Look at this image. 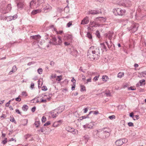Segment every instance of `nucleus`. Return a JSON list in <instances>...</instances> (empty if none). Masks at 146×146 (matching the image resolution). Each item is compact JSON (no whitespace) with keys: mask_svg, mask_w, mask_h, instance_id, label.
<instances>
[{"mask_svg":"<svg viewBox=\"0 0 146 146\" xmlns=\"http://www.w3.org/2000/svg\"><path fill=\"white\" fill-rule=\"evenodd\" d=\"M42 90L45 91L47 90V88L46 87L43 86L42 87Z\"/></svg>","mask_w":146,"mask_h":146,"instance_id":"obj_64","label":"nucleus"},{"mask_svg":"<svg viewBox=\"0 0 146 146\" xmlns=\"http://www.w3.org/2000/svg\"><path fill=\"white\" fill-rule=\"evenodd\" d=\"M65 129L67 131L72 133L73 134L76 133V132L77 131V130L74 129L71 127L69 126H67L66 127Z\"/></svg>","mask_w":146,"mask_h":146,"instance_id":"obj_10","label":"nucleus"},{"mask_svg":"<svg viewBox=\"0 0 146 146\" xmlns=\"http://www.w3.org/2000/svg\"><path fill=\"white\" fill-rule=\"evenodd\" d=\"M119 4L124 7H128L131 5V3L128 0H121Z\"/></svg>","mask_w":146,"mask_h":146,"instance_id":"obj_5","label":"nucleus"},{"mask_svg":"<svg viewBox=\"0 0 146 146\" xmlns=\"http://www.w3.org/2000/svg\"><path fill=\"white\" fill-rule=\"evenodd\" d=\"M100 13V12L99 11L93 10L89 11L88 13L89 14H97Z\"/></svg>","mask_w":146,"mask_h":146,"instance_id":"obj_14","label":"nucleus"},{"mask_svg":"<svg viewBox=\"0 0 146 146\" xmlns=\"http://www.w3.org/2000/svg\"><path fill=\"white\" fill-rule=\"evenodd\" d=\"M52 42L50 41L49 43H52L54 45H61L62 44L61 38L60 36H58L57 38H56L55 36L52 37Z\"/></svg>","mask_w":146,"mask_h":146,"instance_id":"obj_2","label":"nucleus"},{"mask_svg":"<svg viewBox=\"0 0 146 146\" xmlns=\"http://www.w3.org/2000/svg\"><path fill=\"white\" fill-rule=\"evenodd\" d=\"M44 0H37L38 3V4H39L40 5L42 3L44 2Z\"/></svg>","mask_w":146,"mask_h":146,"instance_id":"obj_51","label":"nucleus"},{"mask_svg":"<svg viewBox=\"0 0 146 146\" xmlns=\"http://www.w3.org/2000/svg\"><path fill=\"white\" fill-rule=\"evenodd\" d=\"M129 116L130 117H132L133 120H136V119L134 117V113L133 112L129 113Z\"/></svg>","mask_w":146,"mask_h":146,"instance_id":"obj_36","label":"nucleus"},{"mask_svg":"<svg viewBox=\"0 0 146 146\" xmlns=\"http://www.w3.org/2000/svg\"><path fill=\"white\" fill-rule=\"evenodd\" d=\"M15 2L17 4L18 3H24L23 0H16Z\"/></svg>","mask_w":146,"mask_h":146,"instance_id":"obj_55","label":"nucleus"},{"mask_svg":"<svg viewBox=\"0 0 146 146\" xmlns=\"http://www.w3.org/2000/svg\"><path fill=\"white\" fill-rule=\"evenodd\" d=\"M57 78H58L56 79V80L58 82H60L62 79V76H57Z\"/></svg>","mask_w":146,"mask_h":146,"instance_id":"obj_50","label":"nucleus"},{"mask_svg":"<svg viewBox=\"0 0 146 146\" xmlns=\"http://www.w3.org/2000/svg\"><path fill=\"white\" fill-rule=\"evenodd\" d=\"M31 135L29 134H27V135H25V137L26 140L29 137H30L31 136Z\"/></svg>","mask_w":146,"mask_h":146,"instance_id":"obj_52","label":"nucleus"},{"mask_svg":"<svg viewBox=\"0 0 146 146\" xmlns=\"http://www.w3.org/2000/svg\"><path fill=\"white\" fill-rule=\"evenodd\" d=\"M59 114L57 109L53 110L51 112V114L53 118L56 117Z\"/></svg>","mask_w":146,"mask_h":146,"instance_id":"obj_11","label":"nucleus"},{"mask_svg":"<svg viewBox=\"0 0 146 146\" xmlns=\"http://www.w3.org/2000/svg\"><path fill=\"white\" fill-rule=\"evenodd\" d=\"M15 100L16 101H18V102L20 101L21 100V99L20 98V96H19L18 97H17V98H16L15 99Z\"/></svg>","mask_w":146,"mask_h":146,"instance_id":"obj_54","label":"nucleus"},{"mask_svg":"<svg viewBox=\"0 0 146 146\" xmlns=\"http://www.w3.org/2000/svg\"><path fill=\"white\" fill-rule=\"evenodd\" d=\"M96 34L97 37H98L99 38H100V33L98 31H96Z\"/></svg>","mask_w":146,"mask_h":146,"instance_id":"obj_41","label":"nucleus"},{"mask_svg":"<svg viewBox=\"0 0 146 146\" xmlns=\"http://www.w3.org/2000/svg\"><path fill=\"white\" fill-rule=\"evenodd\" d=\"M66 37L67 38V39L68 40H72V36L71 35H66Z\"/></svg>","mask_w":146,"mask_h":146,"instance_id":"obj_29","label":"nucleus"},{"mask_svg":"<svg viewBox=\"0 0 146 146\" xmlns=\"http://www.w3.org/2000/svg\"><path fill=\"white\" fill-rule=\"evenodd\" d=\"M24 4L23 3H18L17 4V6L18 8L19 9H22L23 8V5Z\"/></svg>","mask_w":146,"mask_h":146,"instance_id":"obj_22","label":"nucleus"},{"mask_svg":"<svg viewBox=\"0 0 146 146\" xmlns=\"http://www.w3.org/2000/svg\"><path fill=\"white\" fill-rule=\"evenodd\" d=\"M128 125L129 127H132L134 126L133 123L131 122H129L128 123Z\"/></svg>","mask_w":146,"mask_h":146,"instance_id":"obj_56","label":"nucleus"},{"mask_svg":"<svg viewBox=\"0 0 146 146\" xmlns=\"http://www.w3.org/2000/svg\"><path fill=\"white\" fill-rule=\"evenodd\" d=\"M37 1V0H32L30 3V7L31 8H35L38 7L40 5L38 4V3L37 5L36 4V2Z\"/></svg>","mask_w":146,"mask_h":146,"instance_id":"obj_9","label":"nucleus"},{"mask_svg":"<svg viewBox=\"0 0 146 146\" xmlns=\"http://www.w3.org/2000/svg\"><path fill=\"white\" fill-rule=\"evenodd\" d=\"M42 6L43 9L42 11L43 12L47 13L50 11L51 9V7L48 4H46Z\"/></svg>","mask_w":146,"mask_h":146,"instance_id":"obj_7","label":"nucleus"},{"mask_svg":"<svg viewBox=\"0 0 146 146\" xmlns=\"http://www.w3.org/2000/svg\"><path fill=\"white\" fill-rule=\"evenodd\" d=\"M89 137L88 135H85L83 137L84 139H85V143H86L88 140L89 139Z\"/></svg>","mask_w":146,"mask_h":146,"instance_id":"obj_31","label":"nucleus"},{"mask_svg":"<svg viewBox=\"0 0 146 146\" xmlns=\"http://www.w3.org/2000/svg\"><path fill=\"white\" fill-rule=\"evenodd\" d=\"M94 125V124L93 122H90L89 124H86L85 125H84L83 127L84 128L92 129Z\"/></svg>","mask_w":146,"mask_h":146,"instance_id":"obj_13","label":"nucleus"},{"mask_svg":"<svg viewBox=\"0 0 146 146\" xmlns=\"http://www.w3.org/2000/svg\"><path fill=\"white\" fill-rule=\"evenodd\" d=\"M115 116L114 115H112L109 117L108 118L110 119H113L115 118Z\"/></svg>","mask_w":146,"mask_h":146,"instance_id":"obj_53","label":"nucleus"},{"mask_svg":"<svg viewBox=\"0 0 146 146\" xmlns=\"http://www.w3.org/2000/svg\"><path fill=\"white\" fill-rule=\"evenodd\" d=\"M135 90V88L133 87H128V90Z\"/></svg>","mask_w":146,"mask_h":146,"instance_id":"obj_44","label":"nucleus"},{"mask_svg":"<svg viewBox=\"0 0 146 146\" xmlns=\"http://www.w3.org/2000/svg\"><path fill=\"white\" fill-rule=\"evenodd\" d=\"M100 47V48H102V53L104 52V49L106 51H107V47L106 46H105L104 44L103 43H101L100 44V46H99Z\"/></svg>","mask_w":146,"mask_h":146,"instance_id":"obj_19","label":"nucleus"},{"mask_svg":"<svg viewBox=\"0 0 146 146\" xmlns=\"http://www.w3.org/2000/svg\"><path fill=\"white\" fill-rule=\"evenodd\" d=\"M102 131H104L105 132H111L110 129L108 127L103 128L102 130Z\"/></svg>","mask_w":146,"mask_h":146,"instance_id":"obj_21","label":"nucleus"},{"mask_svg":"<svg viewBox=\"0 0 146 146\" xmlns=\"http://www.w3.org/2000/svg\"><path fill=\"white\" fill-rule=\"evenodd\" d=\"M10 121L14 122L15 123H16V122L15 121V119H14V118L13 117H10Z\"/></svg>","mask_w":146,"mask_h":146,"instance_id":"obj_45","label":"nucleus"},{"mask_svg":"<svg viewBox=\"0 0 146 146\" xmlns=\"http://www.w3.org/2000/svg\"><path fill=\"white\" fill-rule=\"evenodd\" d=\"M140 85H144L145 84V80H142L139 81V83Z\"/></svg>","mask_w":146,"mask_h":146,"instance_id":"obj_37","label":"nucleus"},{"mask_svg":"<svg viewBox=\"0 0 146 146\" xmlns=\"http://www.w3.org/2000/svg\"><path fill=\"white\" fill-rule=\"evenodd\" d=\"M38 73L39 74H41L42 73V69L41 68H39L37 70Z\"/></svg>","mask_w":146,"mask_h":146,"instance_id":"obj_39","label":"nucleus"},{"mask_svg":"<svg viewBox=\"0 0 146 146\" xmlns=\"http://www.w3.org/2000/svg\"><path fill=\"white\" fill-rule=\"evenodd\" d=\"M80 88H81V90L84 91H86V88L85 86L83 85H81L80 86Z\"/></svg>","mask_w":146,"mask_h":146,"instance_id":"obj_43","label":"nucleus"},{"mask_svg":"<svg viewBox=\"0 0 146 146\" xmlns=\"http://www.w3.org/2000/svg\"><path fill=\"white\" fill-rule=\"evenodd\" d=\"M16 112L17 113L20 114V115H21V113L20 112L19 110L18 109H16L15 110Z\"/></svg>","mask_w":146,"mask_h":146,"instance_id":"obj_57","label":"nucleus"},{"mask_svg":"<svg viewBox=\"0 0 146 146\" xmlns=\"http://www.w3.org/2000/svg\"><path fill=\"white\" fill-rule=\"evenodd\" d=\"M11 6L10 4H8L6 7L2 8L1 9L3 11L2 13H8L11 10Z\"/></svg>","mask_w":146,"mask_h":146,"instance_id":"obj_6","label":"nucleus"},{"mask_svg":"<svg viewBox=\"0 0 146 146\" xmlns=\"http://www.w3.org/2000/svg\"><path fill=\"white\" fill-rule=\"evenodd\" d=\"M42 11L40 9L34 10L31 12V14L32 15H35L38 13Z\"/></svg>","mask_w":146,"mask_h":146,"instance_id":"obj_18","label":"nucleus"},{"mask_svg":"<svg viewBox=\"0 0 146 146\" xmlns=\"http://www.w3.org/2000/svg\"><path fill=\"white\" fill-rule=\"evenodd\" d=\"M139 25L138 23H133L131 25L130 27L127 28L128 30L129 31H131V32H134L138 30Z\"/></svg>","mask_w":146,"mask_h":146,"instance_id":"obj_4","label":"nucleus"},{"mask_svg":"<svg viewBox=\"0 0 146 146\" xmlns=\"http://www.w3.org/2000/svg\"><path fill=\"white\" fill-rule=\"evenodd\" d=\"M23 122L25 123V124H23L24 125H27L28 123V120L27 119H24L23 120Z\"/></svg>","mask_w":146,"mask_h":146,"instance_id":"obj_58","label":"nucleus"},{"mask_svg":"<svg viewBox=\"0 0 146 146\" xmlns=\"http://www.w3.org/2000/svg\"><path fill=\"white\" fill-rule=\"evenodd\" d=\"M7 142V138H5V139L3 140L1 143H3V145H5Z\"/></svg>","mask_w":146,"mask_h":146,"instance_id":"obj_49","label":"nucleus"},{"mask_svg":"<svg viewBox=\"0 0 146 146\" xmlns=\"http://www.w3.org/2000/svg\"><path fill=\"white\" fill-rule=\"evenodd\" d=\"M21 95L24 97H26L27 96V94L26 92H22Z\"/></svg>","mask_w":146,"mask_h":146,"instance_id":"obj_46","label":"nucleus"},{"mask_svg":"<svg viewBox=\"0 0 146 146\" xmlns=\"http://www.w3.org/2000/svg\"><path fill=\"white\" fill-rule=\"evenodd\" d=\"M108 78V77L107 76H103L102 77V79L103 81H107V79Z\"/></svg>","mask_w":146,"mask_h":146,"instance_id":"obj_40","label":"nucleus"},{"mask_svg":"<svg viewBox=\"0 0 146 146\" xmlns=\"http://www.w3.org/2000/svg\"><path fill=\"white\" fill-rule=\"evenodd\" d=\"M125 10L120 8H115L113 10V12L115 15H123L125 13Z\"/></svg>","mask_w":146,"mask_h":146,"instance_id":"obj_3","label":"nucleus"},{"mask_svg":"<svg viewBox=\"0 0 146 146\" xmlns=\"http://www.w3.org/2000/svg\"><path fill=\"white\" fill-rule=\"evenodd\" d=\"M123 141L121 139L117 140L115 142V143L116 145L119 146H121L123 144Z\"/></svg>","mask_w":146,"mask_h":146,"instance_id":"obj_15","label":"nucleus"},{"mask_svg":"<svg viewBox=\"0 0 146 146\" xmlns=\"http://www.w3.org/2000/svg\"><path fill=\"white\" fill-rule=\"evenodd\" d=\"M89 21V18L86 16L84 18V19L82 20L81 24L82 25H85L87 24L88 23Z\"/></svg>","mask_w":146,"mask_h":146,"instance_id":"obj_12","label":"nucleus"},{"mask_svg":"<svg viewBox=\"0 0 146 146\" xmlns=\"http://www.w3.org/2000/svg\"><path fill=\"white\" fill-rule=\"evenodd\" d=\"M41 120L42 122L44 123L46 120V117H44V116H43L42 117Z\"/></svg>","mask_w":146,"mask_h":146,"instance_id":"obj_42","label":"nucleus"},{"mask_svg":"<svg viewBox=\"0 0 146 146\" xmlns=\"http://www.w3.org/2000/svg\"><path fill=\"white\" fill-rule=\"evenodd\" d=\"M12 69L14 70V72H15L16 71V70H17V67L16 66H15V65H14V66L12 68Z\"/></svg>","mask_w":146,"mask_h":146,"instance_id":"obj_59","label":"nucleus"},{"mask_svg":"<svg viewBox=\"0 0 146 146\" xmlns=\"http://www.w3.org/2000/svg\"><path fill=\"white\" fill-rule=\"evenodd\" d=\"M104 95H106V96H111V93L110 92L105 93Z\"/></svg>","mask_w":146,"mask_h":146,"instance_id":"obj_48","label":"nucleus"},{"mask_svg":"<svg viewBox=\"0 0 146 146\" xmlns=\"http://www.w3.org/2000/svg\"><path fill=\"white\" fill-rule=\"evenodd\" d=\"M78 53V51L75 49H74L72 51L71 54L73 55H74L75 56H77Z\"/></svg>","mask_w":146,"mask_h":146,"instance_id":"obj_23","label":"nucleus"},{"mask_svg":"<svg viewBox=\"0 0 146 146\" xmlns=\"http://www.w3.org/2000/svg\"><path fill=\"white\" fill-rule=\"evenodd\" d=\"M72 21H70L67 24V27H69L72 24Z\"/></svg>","mask_w":146,"mask_h":146,"instance_id":"obj_47","label":"nucleus"},{"mask_svg":"<svg viewBox=\"0 0 146 146\" xmlns=\"http://www.w3.org/2000/svg\"><path fill=\"white\" fill-rule=\"evenodd\" d=\"M35 63V62L32 61L30 62H29L27 65L28 66H30L32 64H34Z\"/></svg>","mask_w":146,"mask_h":146,"instance_id":"obj_63","label":"nucleus"},{"mask_svg":"<svg viewBox=\"0 0 146 146\" xmlns=\"http://www.w3.org/2000/svg\"><path fill=\"white\" fill-rule=\"evenodd\" d=\"M110 133L109 132H105L102 131L99 135L100 137L103 139H105L108 137L110 135Z\"/></svg>","mask_w":146,"mask_h":146,"instance_id":"obj_8","label":"nucleus"},{"mask_svg":"<svg viewBox=\"0 0 146 146\" xmlns=\"http://www.w3.org/2000/svg\"><path fill=\"white\" fill-rule=\"evenodd\" d=\"M60 125V124H58L56 121L55 122L53 125V126L54 127H56Z\"/></svg>","mask_w":146,"mask_h":146,"instance_id":"obj_34","label":"nucleus"},{"mask_svg":"<svg viewBox=\"0 0 146 146\" xmlns=\"http://www.w3.org/2000/svg\"><path fill=\"white\" fill-rule=\"evenodd\" d=\"M7 21H10L13 20L12 16H8L6 17Z\"/></svg>","mask_w":146,"mask_h":146,"instance_id":"obj_35","label":"nucleus"},{"mask_svg":"<svg viewBox=\"0 0 146 146\" xmlns=\"http://www.w3.org/2000/svg\"><path fill=\"white\" fill-rule=\"evenodd\" d=\"M97 20L99 19V20L102 22H104L105 21V19L103 17H97L96 19Z\"/></svg>","mask_w":146,"mask_h":146,"instance_id":"obj_28","label":"nucleus"},{"mask_svg":"<svg viewBox=\"0 0 146 146\" xmlns=\"http://www.w3.org/2000/svg\"><path fill=\"white\" fill-rule=\"evenodd\" d=\"M91 113H93L94 114L96 115H97V114H99V112L98 111H91L90 112L89 114V115H90V114H91Z\"/></svg>","mask_w":146,"mask_h":146,"instance_id":"obj_30","label":"nucleus"},{"mask_svg":"<svg viewBox=\"0 0 146 146\" xmlns=\"http://www.w3.org/2000/svg\"><path fill=\"white\" fill-rule=\"evenodd\" d=\"M65 109V107L64 106H60L56 109H57L58 111L59 114L61 113Z\"/></svg>","mask_w":146,"mask_h":146,"instance_id":"obj_16","label":"nucleus"},{"mask_svg":"<svg viewBox=\"0 0 146 146\" xmlns=\"http://www.w3.org/2000/svg\"><path fill=\"white\" fill-rule=\"evenodd\" d=\"M50 122L49 121H47L46 122V123H45V124H44V126H46L47 125H49L50 124Z\"/></svg>","mask_w":146,"mask_h":146,"instance_id":"obj_60","label":"nucleus"},{"mask_svg":"<svg viewBox=\"0 0 146 146\" xmlns=\"http://www.w3.org/2000/svg\"><path fill=\"white\" fill-rule=\"evenodd\" d=\"M38 97H35V98L31 100V102L33 103H36L37 102H39V101L38 99Z\"/></svg>","mask_w":146,"mask_h":146,"instance_id":"obj_24","label":"nucleus"},{"mask_svg":"<svg viewBox=\"0 0 146 146\" xmlns=\"http://www.w3.org/2000/svg\"><path fill=\"white\" fill-rule=\"evenodd\" d=\"M28 106L27 105H24L22 107V110L24 111H27L28 109Z\"/></svg>","mask_w":146,"mask_h":146,"instance_id":"obj_25","label":"nucleus"},{"mask_svg":"<svg viewBox=\"0 0 146 146\" xmlns=\"http://www.w3.org/2000/svg\"><path fill=\"white\" fill-rule=\"evenodd\" d=\"M96 25H97L96 23L94 21H90L89 27H88L89 29H92V28L95 27Z\"/></svg>","mask_w":146,"mask_h":146,"instance_id":"obj_17","label":"nucleus"},{"mask_svg":"<svg viewBox=\"0 0 146 146\" xmlns=\"http://www.w3.org/2000/svg\"><path fill=\"white\" fill-rule=\"evenodd\" d=\"M102 53V48L99 46L91 47L88 51V56L90 60H94L98 59Z\"/></svg>","mask_w":146,"mask_h":146,"instance_id":"obj_1","label":"nucleus"},{"mask_svg":"<svg viewBox=\"0 0 146 146\" xmlns=\"http://www.w3.org/2000/svg\"><path fill=\"white\" fill-rule=\"evenodd\" d=\"M99 75H98V76H95L93 78V80L94 81H96L98 80L99 77Z\"/></svg>","mask_w":146,"mask_h":146,"instance_id":"obj_62","label":"nucleus"},{"mask_svg":"<svg viewBox=\"0 0 146 146\" xmlns=\"http://www.w3.org/2000/svg\"><path fill=\"white\" fill-rule=\"evenodd\" d=\"M87 36L90 39H92V35L90 33H87Z\"/></svg>","mask_w":146,"mask_h":146,"instance_id":"obj_38","label":"nucleus"},{"mask_svg":"<svg viewBox=\"0 0 146 146\" xmlns=\"http://www.w3.org/2000/svg\"><path fill=\"white\" fill-rule=\"evenodd\" d=\"M30 37L35 40H37L38 39L40 38L41 36L39 35H37L31 36Z\"/></svg>","mask_w":146,"mask_h":146,"instance_id":"obj_20","label":"nucleus"},{"mask_svg":"<svg viewBox=\"0 0 146 146\" xmlns=\"http://www.w3.org/2000/svg\"><path fill=\"white\" fill-rule=\"evenodd\" d=\"M64 12L66 13H68L69 11V8L68 6L67 5L64 9Z\"/></svg>","mask_w":146,"mask_h":146,"instance_id":"obj_27","label":"nucleus"},{"mask_svg":"<svg viewBox=\"0 0 146 146\" xmlns=\"http://www.w3.org/2000/svg\"><path fill=\"white\" fill-rule=\"evenodd\" d=\"M40 122L39 121H36L34 124L36 126V127H39Z\"/></svg>","mask_w":146,"mask_h":146,"instance_id":"obj_32","label":"nucleus"},{"mask_svg":"<svg viewBox=\"0 0 146 146\" xmlns=\"http://www.w3.org/2000/svg\"><path fill=\"white\" fill-rule=\"evenodd\" d=\"M106 43L108 47L110 49L112 45V43L111 41H110V44H109L108 42L107 41H106Z\"/></svg>","mask_w":146,"mask_h":146,"instance_id":"obj_33","label":"nucleus"},{"mask_svg":"<svg viewBox=\"0 0 146 146\" xmlns=\"http://www.w3.org/2000/svg\"><path fill=\"white\" fill-rule=\"evenodd\" d=\"M124 75V73L123 72H120L117 74V77L118 78H121Z\"/></svg>","mask_w":146,"mask_h":146,"instance_id":"obj_26","label":"nucleus"},{"mask_svg":"<svg viewBox=\"0 0 146 146\" xmlns=\"http://www.w3.org/2000/svg\"><path fill=\"white\" fill-rule=\"evenodd\" d=\"M130 93H131L132 94H130V95H131V96H135V95L137 94H136L135 93V92H130Z\"/></svg>","mask_w":146,"mask_h":146,"instance_id":"obj_61","label":"nucleus"}]
</instances>
